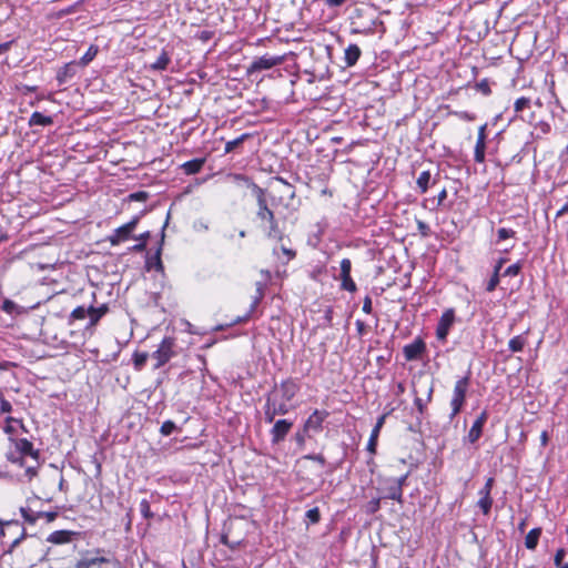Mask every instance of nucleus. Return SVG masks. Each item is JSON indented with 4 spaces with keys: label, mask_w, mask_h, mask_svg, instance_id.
Masks as SVG:
<instances>
[{
    "label": "nucleus",
    "mask_w": 568,
    "mask_h": 568,
    "mask_svg": "<svg viewBox=\"0 0 568 568\" xmlns=\"http://www.w3.org/2000/svg\"><path fill=\"white\" fill-rule=\"evenodd\" d=\"M169 219H170V213H168L166 221L163 225L162 233H161V242H160L154 255H150L149 253L146 254V260H145L146 271H151L154 268L158 272H163V270H164V266H163V263L161 260V253H162V243L164 241V229L168 225Z\"/></svg>",
    "instance_id": "nucleus-9"
},
{
    "label": "nucleus",
    "mask_w": 568,
    "mask_h": 568,
    "mask_svg": "<svg viewBox=\"0 0 568 568\" xmlns=\"http://www.w3.org/2000/svg\"><path fill=\"white\" fill-rule=\"evenodd\" d=\"M293 427V422L287 419H278L274 423L273 428L271 429L272 444H280L285 439L287 434Z\"/></svg>",
    "instance_id": "nucleus-11"
},
{
    "label": "nucleus",
    "mask_w": 568,
    "mask_h": 568,
    "mask_svg": "<svg viewBox=\"0 0 568 568\" xmlns=\"http://www.w3.org/2000/svg\"><path fill=\"white\" fill-rule=\"evenodd\" d=\"M171 61L169 53L165 50H162L161 54L158 59L150 64V69L153 71H164L168 69V65Z\"/></svg>",
    "instance_id": "nucleus-22"
},
{
    "label": "nucleus",
    "mask_w": 568,
    "mask_h": 568,
    "mask_svg": "<svg viewBox=\"0 0 568 568\" xmlns=\"http://www.w3.org/2000/svg\"><path fill=\"white\" fill-rule=\"evenodd\" d=\"M378 436H379V433L377 432V429H372V433H371V436H369V439H368V443H367V450L371 454H375L376 453Z\"/></svg>",
    "instance_id": "nucleus-37"
},
{
    "label": "nucleus",
    "mask_w": 568,
    "mask_h": 568,
    "mask_svg": "<svg viewBox=\"0 0 568 568\" xmlns=\"http://www.w3.org/2000/svg\"><path fill=\"white\" fill-rule=\"evenodd\" d=\"M493 503L494 500L491 496L479 495L477 507L481 510L484 515L487 516L491 510Z\"/></svg>",
    "instance_id": "nucleus-29"
},
{
    "label": "nucleus",
    "mask_w": 568,
    "mask_h": 568,
    "mask_svg": "<svg viewBox=\"0 0 568 568\" xmlns=\"http://www.w3.org/2000/svg\"><path fill=\"white\" fill-rule=\"evenodd\" d=\"M250 138H251L250 133H243L239 138L227 141L225 143L224 152L227 154V153L235 151L240 145H242Z\"/></svg>",
    "instance_id": "nucleus-25"
},
{
    "label": "nucleus",
    "mask_w": 568,
    "mask_h": 568,
    "mask_svg": "<svg viewBox=\"0 0 568 568\" xmlns=\"http://www.w3.org/2000/svg\"><path fill=\"white\" fill-rule=\"evenodd\" d=\"M75 568H95V561L91 558H84L77 562Z\"/></svg>",
    "instance_id": "nucleus-53"
},
{
    "label": "nucleus",
    "mask_w": 568,
    "mask_h": 568,
    "mask_svg": "<svg viewBox=\"0 0 568 568\" xmlns=\"http://www.w3.org/2000/svg\"><path fill=\"white\" fill-rule=\"evenodd\" d=\"M305 516L312 524H317L321 519L320 509L317 507L308 509Z\"/></svg>",
    "instance_id": "nucleus-47"
},
{
    "label": "nucleus",
    "mask_w": 568,
    "mask_h": 568,
    "mask_svg": "<svg viewBox=\"0 0 568 568\" xmlns=\"http://www.w3.org/2000/svg\"><path fill=\"white\" fill-rule=\"evenodd\" d=\"M89 313V307L85 306H78L75 307L69 317V324L72 325L75 321H81L87 318V315Z\"/></svg>",
    "instance_id": "nucleus-31"
},
{
    "label": "nucleus",
    "mask_w": 568,
    "mask_h": 568,
    "mask_svg": "<svg viewBox=\"0 0 568 568\" xmlns=\"http://www.w3.org/2000/svg\"><path fill=\"white\" fill-rule=\"evenodd\" d=\"M361 57V49L357 44H349L345 49V63L347 67H353L356 64Z\"/></svg>",
    "instance_id": "nucleus-20"
},
{
    "label": "nucleus",
    "mask_w": 568,
    "mask_h": 568,
    "mask_svg": "<svg viewBox=\"0 0 568 568\" xmlns=\"http://www.w3.org/2000/svg\"><path fill=\"white\" fill-rule=\"evenodd\" d=\"M530 106V99L521 97L515 101L514 108L515 112H523L526 108Z\"/></svg>",
    "instance_id": "nucleus-41"
},
{
    "label": "nucleus",
    "mask_w": 568,
    "mask_h": 568,
    "mask_svg": "<svg viewBox=\"0 0 568 568\" xmlns=\"http://www.w3.org/2000/svg\"><path fill=\"white\" fill-rule=\"evenodd\" d=\"M24 457H26V456H23V455H21V454H18V455H17L16 453H9V454H7V459H8L9 462H11L12 464H17V465H19L20 467H24V468H26V467H27V465H26Z\"/></svg>",
    "instance_id": "nucleus-43"
},
{
    "label": "nucleus",
    "mask_w": 568,
    "mask_h": 568,
    "mask_svg": "<svg viewBox=\"0 0 568 568\" xmlns=\"http://www.w3.org/2000/svg\"><path fill=\"white\" fill-rule=\"evenodd\" d=\"M456 116L464 121H474L476 119L475 114L468 111H455L453 112Z\"/></svg>",
    "instance_id": "nucleus-55"
},
{
    "label": "nucleus",
    "mask_w": 568,
    "mask_h": 568,
    "mask_svg": "<svg viewBox=\"0 0 568 568\" xmlns=\"http://www.w3.org/2000/svg\"><path fill=\"white\" fill-rule=\"evenodd\" d=\"M140 511H141V515L145 518V519H151L153 518V513L151 511V508H150V503L148 499H142L141 503H140Z\"/></svg>",
    "instance_id": "nucleus-42"
},
{
    "label": "nucleus",
    "mask_w": 568,
    "mask_h": 568,
    "mask_svg": "<svg viewBox=\"0 0 568 568\" xmlns=\"http://www.w3.org/2000/svg\"><path fill=\"white\" fill-rule=\"evenodd\" d=\"M500 282V274H497V273H493V275L490 276L489 281L487 282V285H486V291L487 292H493L496 290V287L498 286Z\"/></svg>",
    "instance_id": "nucleus-46"
},
{
    "label": "nucleus",
    "mask_w": 568,
    "mask_h": 568,
    "mask_svg": "<svg viewBox=\"0 0 568 568\" xmlns=\"http://www.w3.org/2000/svg\"><path fill=\"white\" fill-rule=\"evenodd\" d=\"M435 180L432 182V175L429 171H423L417 178L416 184L422 194L426 193L430 183L435 184Z\"/></svg>",
    "instance_id": "nucleus-24"
},
{
    "label": "nucleus",
    "mask_w": 568,
    "mask_h": 568,
    "mask_svg": "<svg viewBox=\"0 0 568 568\" xmlns=\"http://www.w3.org/2000/svg\"><path fill=\"white\" fill-rule=\"evenodd\" d=\"M324 320L328 326H332V321H333V308L332 307H327L325 310Z\"/></svg>",
    "instance_id": "nucleus-64"
},
{
    "label": "nucleus",
    "mask_w": 568,
    "mask_h": 568,
    "mask_svg": "<svg viewBox=\"0 0 568 568\" xmlns=\"http://www.w3.org/2000/svg\"><path fill=\"white\" fill-rule=\"evenodd\" d=\"M29 126H48L53 124V119L49 115H44L41 112H33L28 122Z\"/></svg>",
    "instance_id": "nucleus-21"
},
{
    "label": "nucleus",
    "mask_w": 568,
    "mask_h": 568,
    "mask_svg": "<svg viewBox=\"0 0 568 568\" xmlns=\"http://www.w3.org/2000/svg\"><path fill=\"white\" fill-rule=\"evenodd\" d=\"M204 163H205V159L204 158L193 159V160H190V161L183 163L181 165V169L187 175L196 174V173H199L202 170Z\"/></svg>",
    "instance_id": "nucleus-19"
},
{
    "label": "nucleus",
    "mask_w": 568,
    "mask_h": 568,
    "mask_svg": "<svg viewBox=\"0 0 568 568\" xmlns=\"http://www.w3.org/2000/svg\"><path fill=\"white\" fill-rule=\"evenodd\" d=\"M87 317H89V323L85 326L87 329L94 327L98 324V322L101 320L99 314H97L94 312V306H92V305L89 306V313H88Z\"/></svg>",
    "instance_id": "nucleus-40"
},
{
    "label": "nucleus",
    "mask_w": 568,
    "mask_h": 568,
    "mask_svg": "<svg viewBox=\"0 0 568 568\" xmlns=\"http://www.w3.org/2000/svg\"><path fill=\"white\" fill-rule=\"evenodd\" d=\"M516 232L511 229L501 227L497 231L498 241H504L509 237H514Z\"/></svg>",
    "instance_id": "nucleus-48"
},
{
    "label": "nucleus",
    "mask_w": 568,
    "mask_h": 568,
    "mask_svg": "<svg viewBox=\"0 0 568 568\" xmlns=\"http://www.w3.org/2000/svg\"><path fill=\"white\" fill-rule=\"evenodd\" d=\"M175 338L174 337H164L160 343L156 351L152 353V358L156 361L154 364V369H158L165 365L172 357L176 355L175 351Z\"/></svg>",
    "instance_id": "nucleus-3"
},
{
    "label": "nucleus",
    "mask_w": 568,
    "mask_h": 568,
    "mask_svg": "<svg viewBox=\"0 0 568 568\" xmlns=\"http://www.w3.org/2000/svg\"><path fill=\"white\" fill-rule=\"evenodd\" d=\"M455 320L456 316L454 308H447L446 311H444L436 327V337L438 341L446 342L449 331L455 323Z\"/></svg>",
    "instance_id": "nucleus-8"
},
{
    "label": "nucleus",
    "mask_w": 568,
    "mask_h": 568,
    "mask_svg": "<svg viewBox=\"0 0 568 568\" xmlns=\"http://www.w3.org/2000/svg\"><path fill=\"white\" fill-rule=\"evenodd\" d=\"M417 230H418L419 234L424 237L429 236L432 233L429 225L420 220L417 221Z\"/></svg>",
    "instance_id": "nucleus-49"
},
{
    "label": "nucleus",
    "mask_w": 568,
    "mask_h": 568,
    "mask_svg": "<svg viewBox=\"0 0 568 568\" xmlns=\"http://www.w3.org/2000/svg\"><path fill=\"white\" fill-rule=\"evenodd\" d=\"M284 61L285 55L264 54L262 57L255 58L251 62V64L247 67V74L251 75L263 70H270L276 65L282 64Z\"/></svg>",
    "instance_id": "nucleus-4"
},
{
    "label": "nucleus",
    "mask_w": 568,
    "mask_h": 568,
    "mask_svg": "<svg viewBox=\"0 0 568 568\" xmlns=\"http://www.w3.org/2000/svg\"><path fill=\"white\" fill-rule=\"evenodd\" d=\"M477 89H478V91H480L485 95H489L490 92H491L489 83H488V81L486 79H484V80H481L480 82L477 83Z\"/></svg>",
    "instance_id": "nucleus-57"
},
{
    "label": "nucleus",
    "mask_w": 568,
    "mask_h": 568,
    "mask_svg": "<svg viewBox=\"0 0 568 568\" xmlns=\"http://www.w3.org/2000/svg\"><path fill=\"white\" fill-rule=\"evenodd\" d=\"M221 542L225 546H227L231 550H235L239 546H240V541H236V542H231V540H229L227 538V535L226 534H223L221 536Z\"/></svg>",
    "instance_id": "nucleus-58"
},
{
    "label": "nucleus",
    "mask_w": 568,
    "mask_h": 568,
    "mask_svg": "<svg viewBox=\"0 0 568 568\" xmlns=\"http://www.w3.org/2000/svg\"><path fill=\"white\" fill-rule=\"evenodd\" d=\"M362 310L366 314H371L372 313V298H371V296H368V295L365 296V298L363 301Z\"/></svg>",
    "instance_id": "nucleus-63"
},
{
    "label": "nucleus",
    "mask_w": 568,
    "mask_h": 568,
    "mask_svg": "<svg viewBox=\"0 0 568 568\" xmlns=\"http://www.w3.org/2000/svg\"><path fill=\"white\" fill-rule=\"evenodd\" d=\"M425 352L426 343L420 337L415 338L410 344L403 347V354L408 362L420 359Z\"/></svg>",
    "instance_id": "nucleus-10"
},
{
    "label": "nucleus",
    "mask_w": 568,
    "mask_h": 568,
    "mask_svg": "<svg viewBox=\"0 0 568 568\" xmlns=\"http://www.w3.org/2000/svg\"><path fill=\"white\" fill-rule=\"evenodd\" d=\"M487 419H488V412L486 409H484L477 416V418L475 419L473 426L470 427V429L468 432L467 439L469 443L474 444L480 438V436L483 434V428H484Z\"/></svg>",
    "instance_id": "nucleus-13"
},
{
    "label": "nucleus",
    "mask_w": 568,
    "mask_h": 568,
    "mask_svg": "<svg viewBox=\"0 0 568 568\" xmlns=\"http://www.w3.org/2000/svg\"><path fill=\"white\" fill-rule=\"evenodd\" d=\"M382 496L381 497H377V498H373L372 500H369L366 505H365V513L368 514V515H374L376 514L379 508H381V501H382Z\"/></svg>",
    "instance_id": "nucleus-35"
},
{
    "label": "nucleus",
    "mask_w": 568,
    "mask_h": 568,
    "mask_svg": "<svg viewBox=\"0 0 568 568\" xmlns=\"http://www.w3.org/2000/svg\"><path fill=\"white\" fill-rule=\"evenodd\" d=\"M108 241L110 242V244L112 246H116V245H119L120 243L123 242L120 239V236L118 235V233L115 232V230H113L112 234L108 236Z\"/></svg>",
    "instance_id": "nucleus-62"
},
{
    "label": "nucleus",
    "mask_w": 568,
    "mask_h": 568,
    "mask_svg": "<svg viewBox=\"0 0 568 568\" xmlns=\"http://www.w3.org/2000/svg\"><path fill=\"white\" fill-rule=\"evenodd\" d=\"M341 277V281H342V285L341 287L345 291H348V292H355L356 291V284L355 282L352 280L351 277V274H346V275H339Z\"/></svg>",
    "instance_id": "nucleus-36"
},
{
    "label": "nucleus",
    "mask_w": 568,
    "mask_h": 568,
    "mask_svg": "<svg viewBox=\"0 0 568 568\" xmlns=\"http://www.w3.org/2000/svg\"><path fill=\"white\" fill-rule=\"evenodd\" d=\"M99 48L95 44H91L87 52L80 58L79 62L77 64L81 67H87L98 54Z\"/></svg>",
    "instance_id": "nucleus-26"
},
{
    "label": "nucleus",
    "mask_w": 568,
    "mask_h": 568,
    "mask_svg": "<svg viewBox=\"0 0 568 568\" xmlns=\"http://www.w3.org/2000/svg\"><path fill=\"white\" fill-rule=\"evenodd\" d=\"M148 212L146 209L142 210L139 214L134 215L128 223L115 229L120 239L124 242L132 236L133 231L138 226L141 217Z\"/></svg>",
    "instance_id": "nucleus-12"
},
{
    "label": "nucleus",
    "mask_w": 568,
    "mask_h": 568,
    "mask_svg": "<svg viewBox=\"0 0 568 568\" xmlns=\"http://www.w3.org/2000/svg\"><path fill=\"white\" fill-rule=\"evenodd\" d=\"M20 513L24 519L30 525H34L37 520L39 519L38 511H33L29 507H21Z\"/></svg>",
    "instance_id": "nucleus-32"
},
{
    "label": "nucleus",
    "mask_w": 568,
    "mask_h": 568,
    "mask_svg": "<svg viewBox=\"0 0 568 568\" xmlns=\"http://www.w3.org/2000/svg\"><path fill=\"white\" fill-rule=\"evenodd\" d=\"M20 528L21 527H20V524L18 520L8 521V523H6V525L3 527H1V535L6 534V529L19 530Z\"/></svg>",
    "instance_id": "nucleus-59"
},
{
    "label": "nucleus",
    "mask_w": 568,
    "mask_h": 568,
    "mask_svg": "<svg viewBox=\"0 0 568 568\" xmlns=\"http://www.w3.org/2000/svg\"><path fill=\"white\" fill-rule=\"evenodd\" d=\"M148 357H149V355L145 352H142V353L135 352L133 354V364H134V367L136 371H141L144 367V365L148 361Z\"/></svg>",
    "instance_id": "nucleus-34"
},
{
    "label": "nucleus",
    "mask_w": 568,
    "mask_h": 568,
    "mask_svg": "<svg viewBox=\"0 0 568 568\" xmlns=\"http://www.w3.org/2000/svg\"><path fill=\"white\" fill-rule=\"evenodd\" d=\"M236 180L243 181L248 187L252 189L253 194L256 196L257 206L266 205L267 201L265 197V190L254 183L248 176L239 174L235 176Z\"/></svg>",
    "instance_id": "nucleus-15"
},
{
    "label": "nucleus",
    "mask_w": 568,
    "mask_h": 568,
    "mask_svg": "<svg viewBox=\"0 0 568 568\" xmlns=\"http://www.w3.org/2000/svg\"><path fill=\"white\" fill-rule=\"evenodd\" d=\"M470 384V373L466 376L460 377L454 386L453 396L450 399V408L452 412L449 414V419H454L463 409L464 404L466 402L467 390Z\"/></svg>",
    "instance_id": "nucleus-1"
},
{
    "label": "nucleus",
    "mask_w": 568,
    "mask_h": 568,
    "mask_svg": "<svg viewBox=\"0 0 568 568\" xmlns=\"http://www.w3.org/2000/svg\"><path fill=\"white\" fill-rule=\"evenodd\" d=\"M541 528L538 527V528H532L526 536L525 538V546L527 549L529 550H535L537 545H538V540H539V537L541 535Z\"/></svg>",
    "instance_id": "nucleus-23"
},
{
    "label": "nucleus",
    "mask_w": 568,
    "mask_h": 568,
    "mask_svg": "<svg viewBox=\"0 0 568 568\" xmlns=\"http://www.w3.org/2000/svg\"><path fill=\"white\" fill-rule=\"evenodd\" d=\"M39 518H44L47 523H52L57 519L58 513L57 511H38Z\"/></svg>",
    "instance_id": "nucleus-52"
},
{
    "label": "nucleus",
    "mask_w": 568,
    "mask_h": 568,
    "mask_svg": "<svg viewBox=\"0 0 568 568\" xmlns=\"http://www.w3.org/2000/svg\"><path fill=\"white\" fill-rule=\"evenodd\" d=\"M1 308L3 312H6L7 314H10V315L21 313V307L9 298H6L3 301Z\"/></svg>",
    "instance_id": "nucleus-33"
},
{
    "label": "nucleus",
    "mask_w": 568,
    "mask_h": 568,
    "mask_svg": "<svg viewBox=\"0 0 568 568\" xmlns=\"http://www.w3.org/2000/svg\"><path fill=\"white\" fill-rule=\"evenodd\" d=\"M521 268H523L521 263L517 262V263L511 264L510 266H508L504 271L503 275L504 276H517L520 273Z\"/></svg>",
    "instance_id": "nucleus-44"
},
{
    "label": "nucleus",
    "mask_w": 568,
    "mask_h": 568,
    "mask_svg": "<svg viewBox=\"0 0 568 568\" xmlns=\"http://www.w3.org/2000/svg\"><path fill=\"white\" fill-rule=\"evenodd\" d=\"M149 199V193L145 191L134 192L125 199L128 202H145Z\"/></svg>",
    "instance_id": "nucleus-39"
},
{
    "label": "nucleus",
    "mask_w": 568,
    "mask_h": 568,
    "mask_svg": "<svg viewBox=\"0 0 568 568\" xmlns=\"http://www.w3.org/2000/svg\"><path fill=\"white\" fill-rule=\"evenodd\" d=\"M565 555H566V551L564 548H559L557 551H556V555H555V558H554V561H555V565L556 566H560L564 558H565Z\"/></svg>",
    "instance_id": "nucleus-61"
},
{
    "label": "nucleus",
    "mask_w": 568,
    "mask_h": 568,
    "mask_svg": "<svg viewBox=\"0 0 568 568\" xmlns=\"http://www.w3.org/2000/svg\"><path fill=\"white\" fill-rule=\"evenodd\" d=\"M378 491L384 499H393L400 505L404 504L403 490L399 488V485L396 484L395 477L383 478Z\"/></svg>",
    "instance_id": "nucleus-6"
},
{
    "label": "nucleus",
    "mask_w": 568,
    "mask_h": 568,
    "mask_svg": "<svg viewBox=\"0 0 568 568\" xmlns=\"http://www.w3.org/2000/svg\"><path fill=\"white\" fill-rule=\"evenodd\" d=\"M447 199V191L446 189H443L438 195H437V201L435 203V206L434 209H438L439 206H442L444 204V201Z\"/></svg>",
    "instance_id": "nucleus-60"
},
{
    "label": "nucleus",
    "mask_w": 568,
    "mask_h": 568,
    "mask_svg": "<svg viewBox=\"0 0 568 568\" xmlns=\"http://www.w3.org/2000/svg\"><path fill=\"white\" fill-rule=\"evenodd\" d=\"M495 484L494 477H488L483 488L479 489L478 495L491 496V489Z\"/></svg>",
    "instance_id": "nucleus-45"
},
{
    "label": "nucleus",
    "mask_w": 568,
    "mask_h": 568,
    "mask_svg": "<svg viewBox=\"0 0 568 568\" xmlns=\"http://www.w3.org/2000/svg\"><path fill=\"white\" fill-rule=\"evenodd\" d=\"M329 413L327 410H318L315 409L310 417L305 422V429H312L316 433L322 430L323 422L328 417Z\"/></svg>",
    "instance_id": "nucleus-14"
},
{
    "label": "nucleus",
    "mask_w": 568,
    "mask_h": 568,
    "mask_svg": "<svg viewBox=\"0 0 568 568\" xmlns=\"http://www.w3.org/2000/svg\"><path fill=\"white\" fill-rule=\"evenodd\" d=\"M273 393L274 390L267 395L264 406V419L268 424L273 423L277 415H285L290 412V407L285 403H276Z\"/></svg>",
    "instance_id": "nucleus-7"
},
{
    "label": "nucleus",
    "mask_w": 568,
    "mask_h": 568,
    "mask_svg": "<svg viewBox=\"0 0 568 568\" xmlns=\"http://www.w3.org/2000/svg\"><path fill=\"white\" fill-rule=\"evenodd\" d=\"M352 262L349 258H343L341 261V275L351 274Z\"/></svg>",
    "instance_id": "nucleus-54"
},
{
    "label": "nucleus",
    "mask_w": 568,
    "mask_h": 568,
    "mask_svg": "<svg viewBox=\"0 0 568 568\" xmlns=\"http://www.w3.org/2000/svg\"><path fill=\"white\" fill-rule=\"evenodd\" d=\"M304 459L313 460L322 466L326 464V459L322 454H308L303 457Z\"/></svg>",
    "instance_id": "nucleus-56"
},
{
    "label": "nucleus",
    "mask_w": 568,
    "mask_h": 568,
    "mask_svg": "<svg viewBox=\"0 0 568 568\" xmlns=\"http://www.w3.org/2000/svg\"><path fill=\"white\" fill-rule=\"evenodd\" d=\"M526 343L527 339L524 335H517L509 341L508 347L513 353H518L524 349Z\"/></svg>",
    "instance_id": "nucleus-28"
},
{
    "label": "nucleus",
    "mask_w": 568,
    "mask_h": 568,
    "mask_svg": "<svg viewBox=\"0 0 568 568\" xmlns=\"http://www.w3.org/2000/svg\"><path fill=\"white\" fill-rule=\"evenodd\" d=\"M414 404H415V406H416V408L418 410V414H419V416L417 417V420H418V423H420V416H423L424 413L426 412V403L422 398L416 397L414 399Z\"/></svg>",
    "instance_id": "nucleus-50"
},
{
    "label": "nucleus",
    "mask_w": 568,
    "mask_h": 568,
    "mask_svg": "<svg viewBox=\"0 0 568 568\" xmlns=\"http://www.w3.org/2000/svg\"><path fill=\"white\" fill-rule=\"evenodd\" d=\"M16 449L18 454L30 456L33 459V464L26 467V476L30 481L38 475V468L40 467V450L34 449L33 444L27 438L17 439Z\"/></svg>",
    "instance_id": "nucleus-2"
},
{
    "label": "nucleus",
    "mask_w": 568,
    "mask_h": 568,
    "mask_svg": "<svg viewBox=\"0 0 568 568\" xmlns=\"http://www.w3.org/2000/svg\"><path fill=\"white\" fill-rule=\"evenodd\" d=\"M79 532L72 530H55L47 537V541L53 545L69 544Z\"/></svg>",
    "instance_id": "nucleus-16"
},
{
    "label": "nucleus",
    "mask_w": 568,
    "mask_h": 568,
    "mask_svg": "<svg viewBox=\"0 0 568 568\" xmlns=\"http://www.w3.org/2000/svg\"><path fill=\"white\" fill-rule=\"evenodd\" d=\"M77 62H69L60 68L57 73L59 84H64L69 79L73 78L77 73Z\"/></svg>",
    "instance_id": "nucleus-18"
},
{
    "label": "nucleus",
    "mask_w": 568,
    "mask_h": 568,
    "mask_svg": "<svg viewBox=\"0 0 568 568\" xmlns=\"http://www.w3.org/2000/svg\"><path fill=\"white\" fill-rule=\"evenodd\" d=\"M280 389L282 392L283 399L290 402L295 397L300 387L293 379L287 378L281 383Z\"/></svg>",
    "instance_id": "nucleus-17"
},
{
    "label": "nucleus",
    "mask_w": 568,
    "mask_h": 568,
    "mask_svg": "<svg viewBox=\"0 0 568 568\" xmlns=\"http://www.w3.org/2000/svg\"><path fill=\"white\" fill-rule=\"evenodd\" d=\"M486 140L477 139L474 152V160L477 163L485 161Z\"/></svg>",
    "instance_id": "nucleus-30"
},
{
    "label": "nucleus",
    "mask_w": 568,
    "mask_h": 568,
    "mask_svg": "<svg viewBox=\"0 0 568 568\" xmlns=\"http://www.w3.org/2000/svg\"><path fill=\"white\" fill-rule=\"evenodd\" d=\"M178 429L176 425L174 422L172 420H165L162 425H161V428H160V433L163 435V436H170L171 434H173L175 430Z\"/></svg>",
    "instance_id": "nucleus-38"
},
{
    "label": "nucleus",
    "mask_w": 568,
    "mask_h": 568,
    "mask_svg": "<svg viewBox=\"0 0 568 568\" xmlns=\"http://www.w3.org/2000/svg\"><path fill=\"white\" fill-rule=\"evenodd\" d=\"M11 410L12 405L3 397V394L0 390V413H10Z\"/></svg>",
    "instance_id": "nucleus-51"
},
{
    "label": "nucleus",
    "mask_w": 568,
    "mask_h": 568,
    "mask_svg": "<svg viewBox=\"0 0 568 568\" xmlns=\"http://www.w3.org/2000/svg\"><path fill=\"white\" fill-rule=\"evenodd\" d=\"M256 216L261 221H266L268 223V231L266 233L267 237L282 240L283 233L278 227V223L275 219L273 211L268 209L267 204L258 207Z\"/></svg>",
    "instance_id": "nucleus-5"
},
{
    "label": "nucleus",
    "mask_w": 568,
    "mask_h": 568,
    "mask_svg": "<svg viewBox=\"0 0 568 568\" xmlns=\"http://www.w3.org/2000/svg\"><path fill=\"white\" fill-rule=\"evenodd\" d=\"M151 233L149 231L140 234L139 236H133L138 241L136 244L130 247L133 252H144L146 250L148 240L150 239Z\"/></svg>",
    "instance_id": "nucleus-27"
}]
</instances>
